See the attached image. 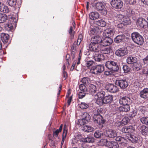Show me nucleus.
Listing matches in <instances>:
<instances>
[{
  "label": "nucleus",
  "instance_id": "a19ab883",
  "mask_svg": "<svg viewBox=\"0 0 148 148\" xmlns=\"http://www.w3.org/2000/svg\"><path fill=\"white\" fill-rule=\"evenodd\" d=\"M142 68H145L148 66V56L143 59L140 63Z\"/></svg>",
  "mask_w": 148,
  "mask_h": 148
},
{
  "label": "nucleus",
  "instance_id": "412c9836",
  "mask_svg": "<svg viewBox=\"0 0 148 148\" xmlns=\"http://www.w3.org/2000/svg\"><path fill=\"white\" fill-rule=\"evenodd\" d=\"M91 42L92 43L97 44L100 45L101 39V37L98 35L92 37L91 39Z\"/></svg>",
  "mask_w": 148,
  "mask_h": 148
},
{
  "label": "nucleus",
  "instance_id": "5fc2aeb1",
  "mask_svg": "<svg viewBox=\"0 0 148 148\" xmlns=\"http://www.w3.org/2000/svg\"><path fill=\"white\" fill-rule=\"evenodd\" d=\"M7 2L8 5L11 7L14 6L17 2L16 0H7Z\"/></svg>",
  "mask_w": 148,
  "mask_h": 148
},
{
  "label": "nucleus",
  "instance_id": "393cba45",
  "mask_svg": "<svg viewBox=\"0 0 148 148\" xmlns=\"http://www.w3.org/2000/svg\"><path fill=\"white\" fill-rule=\"evenodd\" d=\"M67 133V129L66 125L64 126L63 133L62 134V140L61 143V148H62V146L64 144V141L65 140L66 137Z\"/></svg>",
  "mask_w": 148,
  "mask_h": 148
},
{
  "label": "nucleus",
  "instance_id": "5701e85b",
  "mask_svg": "<svg viewBox=\"0 0 148 148\" xmlns=\"http://www.w3.org/2000/svg\"><path fill=\"white\" fill-rule=\"evenodd\" d=\"M127 11V15L129 16L136 17L138 15V14L137 13L138 12L134 9H129Z\"/></svg>",
  "mask_w": 148,
  "mask_h": 148
},
{
  "label": "nucleus",
  "instance_id": "79ce46f5",
  "mask_svg": "<svg viewBox=\"0 0 148 148\" xmlns=\"http://www.w3.org/2000/svg\"><path fill=\"white\" fill-rule=\"evenodd\" d=\"M98 91L97 93L95 95L94 97L103 98L105 95V92L102 90L100 91L98 90Z\"/></svg>",
  "mask_w": 148,
  "mask_h": 148
},
{
  "label": "nucleus",
  "instance_id": "4be33fe9",
  "mask_svg": "<svg viewBox=\"0 0 148 148\" xmlns=\"http://www.w3.org/2000/svg\"><path fill=\"white\" fill-rule=\"evenodd\" d=\"M140 97L143 99H148V88H145L142 90L140 92Z\"/></svg>",
  "mask_w": 148,
  "mask_h": 148
},
{
  "label": "nucleus",
  "instance_id": "6e6d98bb",
  "mask_svg": "<svg viewBox=\"0 0 148 148\" xmlns=\"http://www.w3.org/2000/svg\"><path fill=\"white\" fill-rule=\"evenodd\" d=\"M123 69L124 73H128L130 72L131 70L130 68L126 65L123 66Z\"/></svg>",
  "mask_w": 148,
  "mask_h": 148
},
{
  "label": "nucleus",
  "instance_id": "b1692460",
  "mask_svg": "<svg viewBox=\"0 0 148 148\" xmlns=\"http://www.w3.org/2000/svg\"><path fill=\"white\" fill-rule=\"evenodd\" d=\"M103 47L100 46V51L103 54H107L112 52L111 48L109 47Z\"/></svg>",
  "mask_w": 148,
  "mask_h": 148
},
{
  "label": "nucleus",
  "instance_id": "3c124183",
  "mask_svg": "<svg viewBox=\"0 0 148 148\" xmlns=\"http://www.w3.org/2000/svg\"><path fill=\"white\" fill-rule=\"evenodd\" d=\"M82 119L88 121L90 119V116L89 114L87 112L82 113Z\"/></svg>",
  "mask_w": 148,
  "mask_h": 148
},
{
  "label": "nucleus",
  "instance_id": "0e129e2a",
  "mask_svg": "<svg viewBox=\"0 0 148 148\" xmlns=\"http://www.w3.org/2000/svg\"><path fill=\"white\" fill-rule=\"evenodd\" d=\"M125 138L122 137L120 136H118L116 138V141H118L119 142V143H121V142H122L123 141H124V139Z\"/></svg>",
  "mask_w": 148,
  "mask_h": 148
},
{
  "label": "nucleus",
  "instance_id": "ddd939ff",
  "mask_svg": "<svg viewBox=\"0 0 148 148\" xmlns=\"http://www.w3.org/2000/svg\"><path fill=\"white\" fill-rule=\"evenodd\" d=\"M105 38L101 39L100 46L105 47L110 45L112 42V39L110 37H105Z\"/></svg>",
  "mask_w": 148,
  "mask_h": 148
},
{
  "label": "nucleus",
  "instance_id": "052dcab7",
  "mask_svg": "<svg viewBox=\"0 0 148 148\" xmlns=\"http://www.w3.org/2000/svg\"><path fill=\"white\" fill-rule=\"evenodd\" d=\"M94 62L92 60H89L87 61L85 63V65L88 68L92 66L94 64Z\"/></svg>",
  "mask_w": 148,
  "mask_h": 148
},
{
  "label": "nucleus",
  "instance_id": "f8f14e48",
  "mask_svg": "<svg viewBox=\"0 0 148 148\" xmlns=\"http://www.w3.org/2000/svg\"><path fill=\"white\" fill-rule=\"evenodd\" d=\"M128 53V51L127 48H122L116 50L115 52L116 56L119 57H122L126 55Z\"/></svg>",
  "mask_w": 148,
  "mask_h": 148
},
{
  "label": "nucleus",
  "instance_id": "e433bc0d",
  "mask_svg": "<svg viewBox=\"0 0 148 148\" xmlns=\"http://www.w3.org/2000/svg\"><path fill=\"white\" fill-rule=\"evenodd\" d=\"M119 147L118 143L115 141H110L108 143V147L110 148H118Z\"/></svg>",
  "mask_w": 148,
  "mask_h": 148
},
{
  "label": "nucleus",
  "instance_id": "bb28decb",
  "mask_svg": "<svg viewBox=\"0 0 148 148\" xmlns=\"http://www.w3.org/2000/svg\"><path fill=\"white\" fill-rule=\"evenodd\" d=\"M99 14L96 12H92L90 13L89 14L90 18L93 20L97 19L99 17Z\"/></svg>",
  "mask_w": 148,
  "mask_h": 148
},
{
  "label": "nucleus",
  "instance_id": "473e14b6",
  "mask_svg": "<svg viewBox=\"0 0 148 148\" xmlns=\"http://www.w3.org/2000/svg\"><path fill=\"white\" fill-rule=\"evenodd\" d=\"M1 39L3 43H7L8 42L9 38V36L8 34L2 33L1 34Z\"/></svg>",
  "mask_w": 148,
  "mask_h": 148
},
{
  "label": "nucleus",
  "instance_id": "6ab92c4d",
  "mask_svg": "<svg viewBox=\"0 0 148 148\" xmlns=\"http://www.w3.org/2000/svg\"><path fill=\"white\" fill-rule=\"evenodd\" d=\"M104 135L106 136L111 138H113L116 136L117 134L116 132L114 130H106L104 133Z\"/></svg>",
  "mask_w": 148,
  "mask_h": 148
},
{
  "label": "nucleus",
  "instance_id": "bf43d9fd",
  "mask_svg": "<svg viewBox=\"0 0 148 148\" xmlns=\"http://www.w3.org/2000/svg\"><path fill=\"white\" fill-rule=\"evenodd\" d=\"M140 120L143 124H148V117H143L140 119Z\"/></svg>",
  "mask_w": 148,
  "mask_h": 148
},
{
  "label": "nucleus",
  "instance_id": "1a4fd4ad",
  "mask_svg": "<svg viewBox=\"0 0 148 148\" xmlns=\"http://www.w3.org/2000/svg\"><path fill=\"white\" fill-rule=\"evenodd\" d=\"M137 23L140 27L146 28L148 26V21L143 18H139L137 20Z\"/></svg>",
  "mask_w": 148,
  "mask_h": 148
},
{
  "label": "nucleus",
  "instance_id": "7ed1b4c3",
  "mask_svg": "<svg viewBox=\"0 0 148 148\" xmlns=\"http://www.w3.org/2000/svg\"><path fill=\"white\" fill-rule=\"evenodd\" d=\"M104 70V67L103 65H98L92 66L90 72L92 74L98 75L101 73Z\"/></svg>",
  "mask_w": 148,
  "mask_h": 148
},
{
  "label": "nucleus",
  "instance_id": "aec40b11",
  "mask_svg": "<svg viewBox=\"0 0 148 148\" xmlns=\"http://www.w3.org/2000/svg\"><path fill=\"white\" fill-rule=\"evenodd\" d=\"M126 138L133 143H137L138 140V138L137 136L132 134L127 135Z\"/></svg>",
  "mask_w": 148,
  "mask_h": 148
},
{
  "label": "nucleus",
  "instance_id": "09e8293b",
  "mask_svg": "<svg viewBox=\"0 0 148 148\" xmlns=\"http://www.w3.org/2000/svg\"><path fill=\"white\" fill-rule=\"evenodd\" d=\"M7 18V16L5 14L0 13V23L5 22Z\"/></svg>",
  "mask_w": 148,
  "mask_h": 148
},
{
  "label": "nucleus",
  "instance_id": "e2e57ef3",
  "mask_svg": "<svg viewBox=\"0 0 148 148\" xmlns=\"http://www.w3.org/2000/svg\"><path fill=\"white\" fill-rule=\"evenodd\" d=\"M126 138L124 139V141H123L122 142L119 143V144L121 145V146L122 147H127V140Z\"/></svg>",
  "mask_w": 148,
  "mask_h": 148
},
{
  "label": "nucleus",
  "instance_id": "6e6552de",
  "mask_svg": "<svg viewBox=\"0 0 148 148\" xmlns=\"http://www.w3.org/2000/svg\"><path fill=\"white\" fill-rule=\"evenodd\" d=\"M101 32V29L98 27L92 26L91 27L88 33L90 35L92 36L96 34H99Z\"/></svg>",
  "mask_w": 148,
  "mask_h": 148
},
{
  "label": "nucleus",
  "instance_id": "f704fd0d",
  "mask_svg": "<svg viewBox=\"0 0 148 148\" xmlns=\"http://www.w3.org/2000/svg\"><path fill=\"white\" fill-rule=\"evenodd\" d=\"M113 96L112 95H109L105 96L103 98L104 103H110L112 100Z\"/></svg>",
  "mask_w": 148,
  "mask_h": 148
},
{
  "label": "nucleus",
  "instance_id": "2f4dec72",
  "mask_svg": "<svg viewBox=\"0 0 148 148\" xmlns=\"http://www.w3.org/2000/svg\"><path fill=\"white\" fill-rule=\"evenodd\" d=\"M130 104L123 105V106H120L119 108V111L126 112L129 111L130 110Z\"/></svg>",
  "mask_w": 148,
  "mask_h": 148
},
{
  "label": "nucleus",
  "instance_id": "a878e982",
  "mask_svg": "<svg viewBox=\"0 0 148 148\" xmlns=\"http://www.w3.org/2000/svg\"><path fill=\"white\" fill-rule=\"evenodd\" d=\"M0 11L4 13H8L9 12L10 10L7 6L0 2Z\"/></svg>",
  "mask_w": 148,
  "mask_h": 148
},
{
  "label": "nucleus",
  "instance_id": "f257e3e1",
  "mask_svg": "<svg viewBox=\"0 0 148 148\" xmlns=\"http://www.w3.org/2000/svg\"><path fill=\"white\" fill-rule=\"evenodd\" d=\"M132 40L136 44L140 45H142L144 42L143 37L137 32H134L131 34Z\"/></svg>",
  "mask_w": 148,
  "mask_h": 148
},
{
  "label": "nucleus",
  "instance_id": "338daca9",
  "mask_svg": "<svg viewBox=\"0 0 148 148\" xmlns=\"http://www.w3.org/2000/svg\"><path fill=\"white\" fill-rule=\"evenodd\" d=\"M113 72L111 70H106L104 72V74L108 76L112 75Z\"/></svg>",
  "mask_w": 148,
  "mask_h": 148
},
{
  "label": "nucleus",
  "instance_id": "72a5a7b5",
  "mask_svg": "<svg viewBox=\"0 0 148 148\" xmlns=\"http://www.w3.org/2000/svg\"><path fill=\"white\" fill-rule=\"evenodd\" d=\"M125 36L124 35H119L116 36L114 39V42L118 43L123 41L125 39Z\"/></svg>",
  "mask_w": 148,
  "mask_h": 148
},
{
  "label": "nucleus",
  "instance_id": "864d4df0",
  "mask_svg": "<svg viewBox=\"0 0 148 148\" xmlns=\"http://www.w3.org/2000/svg\"><path fill=\"white\" fill-rule=\"evenodd\" d=\"M79 91L87 92L88 88H86L85 85L83 84H81L79 85Z\"/></svg>",
  "mask_w": 148,
  "mask_h": 148
},
{
  "label": "nucleus",
  "instance_id": "4468645a",
  "mask_svg": "<svg viewBox=\"0 0 148 148\" xmlns=\"http://www.w3.org/2000/svg\"><path fill=\"white\" fill-rule=\"evenodd\" d=\"M98 91V86L93 84H90L88 88L87 92L88 94L89 93L90 94L93 95Z\"/></svg>",
  "mask_w": 148,
  "mask_h": 148
},
{
  "label": "nucleus",
  "instance_id": "ea45409f",
  "mask_svg": "<svg viewBox=\"0 0 148 148\" xmlns=\"http://www.w3.org/2000/svg\"><path fill=\"white\" fill-rule=\"evenodd\" d=\"M95 24L99 26L104 27L106 25V23L103 19H101L97 21H96L95 22Z\"/></svg>",
  "mask_w": 148,
  "mask_h": 148
},
{
  "label": "nucleus",
  "instance_id": "603ef678",
  "mask_svg": "<svg viewBox=\"0 0 148 148\" xmlns=\"http://www.w3.org/2000/svg\"><path fill=\"white\" fill-rule=\"evenodd\" d=\"M82 82L85 85H88L90 82V79L87 77H84L82 80Z\"/></svg>",
  "mask_w": 148,
  "mask_h": 148
},
{
  "label": "nucleus",
  "instance_id": "39448f33",
  "mask_svg": "<svg viewBox=\"0 0 148 148\" xmlns=\"http://www.w3.org/2000/svg\"><path fill=\"white\" fill-rule=\"evenodd\" d=\"M115 84L121 89L125 88L128 85L127 81L124 78L123 79L118 78L116 80Z\"/></svg>",
  "mask_w": 148,
  "mask_h": 148
},
{
  "label": "nucleus",
  "instance_id": "a18cd8bd",
  "mask_svg": "<svg viewBox=\"0 0 148 148\" xmlns=\"http://www.w3.org/2000/svg\"><path fill=\"white\" fill-rule=\"evenodd\" d=\"M94 98L96 100L95 103L99 106H102L104 103L103 98L95 97H94Z\"/></svg>",
  "mask_w": 148,
  "mask_h": 148
},
{
  "label": "nucleus",
  "instance_id": "37998d69",
  "mask_svg": "<svg viewBox=\"0 0 148 148\" xmlns=\"http://www.w3.org/2000/svg\"><path fill=\"white\" fill-rule=\"evenodd\" d=\"M88 122V121L82 118L78 120L77 122V124L79 126H83L85 125V124Z\"/></svg>",
  "mask_w": 148,
  "mask_h": 148
},
{
  "label": "nucleus",
  "instance_id": "c756f323",
  "mask_svg": "<svg viewBox=\"0 0 148 148\" xmlns=\"http://www.w3.org/2000/svg\"><path fill=\"white\" fill-rule=\"evenodd\" d=\"M132 68L134 71H138L142 68L141 63L137 61L134 63L132 66Z\"/></svg>",
  "mask_w": 148,
  "mask_h": 148
},
{
  "label": "nucleus",
  "instance_id": "a211bd4d",
  "mask_svg": "<svg viewBox=\"0 0 148 148\" xmlns=\"http://www.w3.org/2000/svg\"><path fill=\"white\" fill-rule=\"evenodd\" d=\"M114 31L113 29L110 28L105 30L103 35L104 37H110V36H112L114 35Z\"/></svg>",
  "mask_w": 148,
  "mask_h": 148
},
{
  "label": "nucleus",
  "instance_id": "c85d7f7f",
  "mask_svg": "<svg viewBox=\"0 0 148 148\" xmlns=\"http://www.w3.org/2000/svg\"><path fill=\"white\" fill-rule=\"evenodd\" d=\"M126 62L129 64H133L137 61V58L132 56H129L127 58Z\"/></svg>",
  "mask_w": 148,
  "mask_h": 148
},
{
  "label": "nucleus",
  "instance_id": "2eb2a0df",
  "mask_svg": "<svg viewBox=\"0 0 148 148\" xmlns=\"http://www.w3.org/2000/svg\"><path fill=\"white\" fill-rule=\"evenodd\" d=\"M12 20H13L12 23H7L5 26L6 29L8 30H10L12 29L14 27L16 26V23H17V20L15 18H12Z\"/></svg>",
  "mask_w": 148,
  "mask_h": 148
},
{
  "label": "nucleus",
  "instance_id": "20e7f679",
  "mask_svg": "<svg viewBox=\"0 0 148 148\" xmlns=\"http://www.w3.org/2000/svg\"><path fill=\"white\" fill-rule=\"evenodd\" d=\"M93 7L96 10L99 11L103 15H105L107 14V11L103 3L97 2L95 4Z\"/></svg>",
  "mask_w": 148,
  "mask_h": 148
},
{
  "label": "nucleus",
  "instance_id": "cd10ccee",
  "mask_svg": "<svg viewBox=\"0 0 148 148\" xmlns=\"http://www.w3.org/2000/svg\"><path fill=\"white\" fill-rule=\"evenodd\" d=\"M82 130L86 132H89L94 130V128L91 126L85 125L82 127Z\"/></svg>",
  "mask_w": 148,
  "mask_h": 148
},
{
  "label": "nucleus",
  "instance_id": "c03bdc74",
  "mask_svg": "<svg viewBox=\"0 0 148 148\" xmlns=\"http://www.w3.org/2000/svg\"><path fill=\"white\" fill-rule=\"evenodd\" d=\"M125 16L121 14H117L114 17V20L122 22Z\"/></svg>",
  "mask_w": 148,
  "mask_h": 148
},
{
  "label": "nucleus",
  "instance_id": "680f3d73",
  "mask_svg": "<svg viewBox=\"0 0 148 148\" xmlns=\"http://www.w3.org/2000/svg\"><path fill=\"white\" fill-rule=\"evenodd\" d=\"M125 124L123 123L122 121H117L114 123V125L115 126L119 127L121 126H123Z\"/></svg>",
  "mask_w": 148,
  "mask_h": 148
},
{
  "label": "nucleus",
  "instance_id": "58836bf2",
  "mask_svg": "<svg viewBox=\"0 0 148 148\" xmlns=\"http://www.w3.org/2000/svg\"><path fill=\"white\" fill-rule=\"evenodd\" d=\"M103 136V132L99 130L96 131L94 133V136L96 138H101Z\"/></svg>",
  "mask_w": 148,
  "mask_h": 148
},
{
  "label": "nucleus",
  "instance_id": "0eeeda50",
  "mask_svg": "<svg viewBox=\"0 0 148 148\" xmlns=\"http://www.w3.org/2000/svg\"><path fill=\"white\" fill-rule=\"evenodd\" d=\"M111 4L114 8L120 9L122 7L123 2L121 0H112Z\"/></svg>",
  "mask_w": 148,
  "mask_h": 148
},
{
  "label": "nucleus",
  "instance_id": "423d86ee",
  "mask_svg": "<svg viewBox=\"0 0 148 148\" xmlns=\"http://www.w3.org/2000/svg\"><path fill=\"white\" fill-rule=\"evenodd\" d=\"M93 121L95 123L97 124V125H99L100 126L99 127L103 126V124L105 122V120L101 115H98L97 116H93Z\"/></svg>",
  "mask_w": 148,
  "mask_h": 148
},
{
  "label": "nucleus",
  "instance_id": "7c9ffc66",
  "mask_svg": "<svg viewBox=\"0 0 148 148\" xmlns=\"http://www.w3.org/2000/svg\"><path fill=\"white\" fill-rule=\"evenodd\" d=\"M93 58L96 61L100 62L104 59L105 57L103 54H97L93 56Z\"/></svg>",
  "mask_w": 148,
  "mask_h": 148
},
{
  "label": "nucleus",
  "instance_id": "9d476101",
  "mask_svg": "<svg viewBox=\"0 0 148 148\" xmlns=\"http://www.w3.org/2000/svg\"><path fill=\"white\" fill-rule=\"evenodd\" d=\"M100 46L99 45L92 43L91 42L88 45V49L91 51L99 52L100 50Z\"/></svg>",
  "mask_w": 148,
  "mask_h": 148
},
{
  "label": "nucleus",
  "instance_id": "dca6fc26",
  "mask_svg": "<svg viewBox=\"0 0 148 148\" xmlns=\"http://www.w3.org/2000/svg\"><path fill=\"white\" fill-rule=\"evenodd\" d=\"M131 100L130 99L127 97H123L120 98L119 102L121 105H125L130 104Z\"/></svg>",
  "mask_w": 148,
  "mask_h": 148
},
{
  "label": "nucleus",
  "instance_id": "69168bd1",
  "mask_svg": "<svg viewBox=\"0 0 148 148\" xmlns=\"http://www.w3.org/2000/svg\"><path fill=\"white\" fill-rule=\"evenodd\" d=\"M137 112L135 111H133L132 112L129 114H128V116L130 118H132L136 115Z\"/></svg>",
  "mask_w": 148,
  "mask_h": 148
},
{
  "label": "nucleus",
  "instance_id": "f03ea898",
  "mask_svg": "<svg viewBox=\"0 0 148 148\" xmlns=\"http://www.w3.org/2000/svg\"><path fill=\"white\" fill-rule=\"evenodd\" d=\"M105 66L108 70L113 72H117L119 70V65L116 62L112 60L107 61L105 64Z\"/></svg>",
  "mask_w": 148,
  "mask_h": 148
},
{
  "label": "nucleus",
  "instance_id": "49530a36",
  "mask_svg": "<svg viewBox=\"0 0 148 148\" xmlns=\"http://www.w3.org/2000/svg\"><path fill=\"white\" fill-rule=\"evenodd\" d=\"M140 130L141 134L144 135H146V133L148 132V127L145 125L141 126Z\"/></svg>",
  "mask_w": 148,
  "mask_h": 148
},
{
  "label": "nucleus",
  "instance_id": "4c0bfd02",
  "mask_svg": "<svg viewBox=\"0 0 148 148\" xmlns=\"http://www.w3.org/2000/svg\"><path fill=\"white\" fill-rule=\"evenodd\" d=\"M103 109L101 108H97L94 109L93 110V113L94 114L93 116H97L98 115H100V114L102 111Z\"/></svg>",
  "mask_w": 148,
  "mask_h": 148
},
{
  "label": "nucleus",
  "instance_id": "de8ad7c7",
  "mask_svg": "<svg viewBox=\"0 0 148 148\" xmlns=\"http://www.w3.org/2000/svg\"><path fill=\"white\" fill-rule=\"evenodd\" d=\"M73 27L72 26H70L69 29V32L71 38V39H73L74 36L75 32L74 31L73 28L75 29V26L73 25Z\"/></svg>",
  "mask_w": 148,
  "mask_h": 148
},
{
  "label": "nucleus",
  "instance_id": "13d9d810",
  "mask_svg": "<svg viewBox=\"0 0 148 148\" xmlns=\"http://www.w3.org/2000/svg\"><path fill=\"white\" fill-rule=\"evenodd\" d=\"M86 94H88L87 92L79 91L78 92V97L79 99H82L84 97Z\"/></svg>",
  "mask_w": 148,
  "mask_h": 148
},
{
  "label": "nucleus",
  "instance_id": "8fccbe9b",
  "mask_svg": "<svg viewBox=\"0 0 148 148\" xmlns=\"http://www.w3.org/2000/svg\"><path fill=\"white\" fill-rule=\"evenodd\" d=\"M122 22L125 25H130L131 24V22L130 18L126 16L125 17Z\"/></svg>",
  "mask_w": 148,
  "mask_h": 148
},
{
  "label": "nucleus",
  "instance_id": "774afa93",
  "mask_svg": "<svg viewBox=\"0 0 148 148\" xmlns=\"http://www.w3.org/2000/svg\"><path fill=\"white\" fill-rule=\"evenodd\" d=\"M102 142L103 145L107 146L108 147V143L110 142L106 139H102L101 140V142Z\"/></svg>",
  "mask_w": 148,
  "mask_h": 148
},
{
  "label": "nucleus",
  "instance_id": "c9c22d12",
  "mask_svg": "<svg viewBox=\"0 0 148 148\" xmlns=\"http://www.w3.org/2000/svg\"><path fill=\"white\" fill-rule=\"evenodd\" d=\"M94 138L92 136H89L85 138L82 140L84 142L87 143H93L94 141Z\"/></svg>",
  "mask_w": 148,
  "mask_h": 148
},
{
  "label": "nucleus",
  "instance_id": "4d7b16f0",
  "mask_svg": "<svg viewBox=\"0 0 148 148\" xmlns=\"http://www.w3.org/2000/svg\"><path fill=\"white\" fill-rule=\"evenodd\" d=\"M79 107L82 109H86L89 107L88 104L84 102H82L79 105Z\"/></svg>",
  "mask_w": 148,
  "mask_h": 148
},
{
  "label": "nucleus",
  "instance_id": "9b49d317",
  "mask_svg": "<svg viewBox=\"0 0 148 148\" xmlns=\"http://www.w3.org/2000/svg\"><path fill=\"white\" fill-rule=\"evenodd\" d=\"M105 88L108 91L112 93H114L119 90L117 87L113 84H108L106 85Z\"/></svg>",
  "mask_w": 148,
  "mask_h": 148
},
{
  "label": "nucleus",
  "instance_id": "f3484780",
  "mask_svg": "<svg viewBox=\"0 0 148 148\" xmlns=\"http://www.w3.org/2000/svg\"><path fill=\"white\" fill-rule=\"evenodd\" d=\"M135 130V127L132 125L124 127L121 129L122 132L125 133H132L134 132Z\"/></svg>",
  "mask_w": 148,
  "mask_h": 148
}]
</instances>
